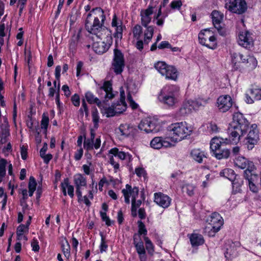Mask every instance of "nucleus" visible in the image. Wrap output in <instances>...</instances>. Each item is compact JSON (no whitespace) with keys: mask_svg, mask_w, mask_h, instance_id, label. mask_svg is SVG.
<instances>
[{"mask_svg":"<svg viewBox=\"0 0 261 261\" xmlns=\"http://www.w3.org/2000/svg\"><path fill=\"white\" fill-rule=\"evenodd\" d=\"M138 230L133 236V245L138 255L140 261H147V253L152 256L155 252V247L151 240L147 236V229L141 221L137 222Z\"/></svg>","mask_w":261,"mask_h":261,"instance_id":"f257e3e1","label":"nucleus"},{"mask_svg":"<svg viewBox=\"0 0 261 261\" xmlns=\"http://www.w3.org/2000/svg\"><path fill=\"white\" fill-rule=\"evenodd\" d=\"M112 27L115 28V31L113 35L115 38V48L114 49L113 58L112 62V68L116 75H119L122 73L125 67V59L124 54L122 51L117 48L119 41L122 38L123 29L125 26L123 25L121 20H118L116 14L113 16L111 23Z\"/></svg>","mask_w":261,"mask_h":261,"instance_id":"f03ea898","label":"nucleus"},{"mask_svg":"<svg viewBox=\"0 0 261 261\" xmlns=\"http://www.w3.org/2000/svg\"><path fill=\"white\" fill-rule=\"evenodd\" d=\"M86 12L89 11L85 21V28L91 34L97 35L104 27L106 16L101 7H95L91 10V6L84 7Z\"/></svg>","mask_w":261,"mask_h":261,"instance_id":"7ed1b4c3","label":"nucleus"},{"mask_svg":"<svg viewBox=\"0 0 261 261\" xmlns=\"http://www.w3.org/2000/svg\"><path fill=\"white\" fill-rule=\"evenodd\" d=\"M232 119L228 127L227 133L230 142L237 144L240 140L241 137L247 133L250 123L244 115L240 112L234 113Z\"/></svg>","mask_w":261,"mask_h":261,"instance_id":"20e7f679","label":"nucleus"},{"mask_svg":"<svg viewBox=\"0 0 261 261\" xmlns=\"http://www.w3.org/2000/svg\"><path fill=\"white\" fill-rule=\"evenodd\" d=\"M234 164L241 169L246 168L244 171V177L248 184L249 190L254 193H257L259 190L257 185L258 176L254 171L255 166L253 163L248 161L243 156H239L236 158Z\"/></svg>","mask_w":261,"mask_h":261,"instance_id":"39448f33","label":"nucleus"},{"mask_svg":"<svg viewBox=\"0 0 261 261\" xmlns=\"http://www.w3.org/2000/svg\"><path fill=\"white\" fill-rule=\"evenodd\" d=\"M168 130L171 140L174 142L186 139L192 133L191 127L186 121L172 123L168 127Z\"/></svg>","mask_w":261,"mask_h":261,"instance_id":"423d86ee","label":"nucleus"},{"mask_svg":"<svg viewBox=\"0 0 261 261\" xmlns=\"http://www.w3.org/2000/svg\"><path fill=\"white\" fill-rule=\"evenodd\" d=\"M206 103V100L201 98L185 100L177 112V115L180 117L187 116L191 114L193 111H198L201 107H203Z\"/></svg>","mask_w":261,"mask_h":261,"instance_id":"0eeeda50","label":"nucleus"},{"mask_svg":"<svg viewBox=\"0 0 261 261\" xmlns=\"http://www.w3.org/2000/svg\"><path fill=\"white\" fill-rule=\"evenodd\" d=\"M154 68L166 79L176 81L178 79V72L176 68L173 65H169L165 62L159 61L154 64Z\"/></svg>","mask_w":261,"mask_h":261,"instance_id":"6e6552de","label":"nucleus"},{"mask_svg":"<svg viewBox=\"0 0 261 261\" xmlns=\"http://www.w3.org/2000/svg\"><path fill=\"white\" fill-rule=\"evenodd\" d=\"M199 42L207 48L215 49L217 47V38L213 32L206 29L201 30L198 34Z\"/></svg>","mask_w":261,"mask_h":261,"instance_id":"1a4fd4ad","label":"nucleus"},{"mask_svg":"<svg viewBox=\"0 0 261 261\" xmlns=\"http://www.w3.org/2000/svg\"><path fill=\"white\" fill-rule=\"evenodd\" d=\"M206 222L208 228H211L208 232L210 236H214L221 228L224 224L222 217L217 212H213L206 218Z\"/></svg>","mask_w":261,"mask_h":261,"instance_id":"9d476101","label":"nucleus"},{"mask_svg":"<svg viewBox=\"0 0 261 261\" xmlns=\"http://www.w3.org/2000/svg\"><path fill=\"white\" fill-rule=\"evenodd\" d=\"M216 107L221 113H226L233 107L237 110L238 109V107L237 106L235 101L228 94L219 96L216 100Z\"/></svg>","mask_w":261,"mask_h":261,"instance_id":"9b49d317","label":"nucleus"},{"mask_svg":"<svg viewBox=\"0 0 261 261\" xmlns=\"http://www.w3.org/2000/svg\"><path fill=\"white\" fill-rule=\"evenodd\" d=\"M225 8L232 13L242 15L248 7L245 0H225Z\"/></svg>","mask_w":261,"mask_h":261,"instance_id":"f8f14e48","label":"nucleus"},{"mask_svg":"<svg viewBox=\"0 0 261 261\" xmlns=\"http://www.w3.org/2000/svg\"><path fill=\"white\" fill-rule=\"evenodd\" d=\"M253 34L248 30L240 31L238 34V44L246 48L250 49L254 46Z\"/></svg>","mask_w":261,"mask_h":261,"instance_id":"ddd939ff","label":"nucleus"},{"mask_svg":"<svg viewBox=\"0 0 261 261\" xmlns=\"http://www.w3.org/2000/svg\"><path fill=\"white\" fill-rule=\"evenodd\" d=\"M74 184L75 187V194L77 197V201L82 203L83 201L82 187L87 186L86 178L81 173H78L74 176Z\"/></svg>","mask_w":261,"mask_h":261,"instance_id":"4468645a","label":"nucleus"},{"mask_svg":"<svg viewBox=\"0 0 261 261\" xmlns=\"http://www.w3.org/2000/svg\"><path fill=\"white\" fill-rule=\"evenodd\" d=\"M257 127V126L256 124H252L250 127V130L247 135L246 144L247 145L248 150H251L259 139V132Z\"/></svg>","mask_w":261,"mask_h":261,"instance_id":"2eb2a0df","label":"nucleus"},{"mask_svg":"<svg viewBox=\"0 0 261 261\" xmlns=\"http://www.w3.org/2000/svg\"><path fill=\"white\" fill-rule=\"evenodd\" d=\"M245 102L248 104L254 103V101L261 100V88L252 86L248 89L245 94Z\"/></svg>","mask_w":261,"mask_h":261,"instance_id":"dca6fc26","label":"nucleus"},{"mask_svg":"<svg viewBox=\"0 0 261 261\" xmlns=\"http://www.w3.org/2000/svg\"><path fill=\"white\" fill-rule=\"evenodd\" d=\"M138 128L146 133H154L159 131L160 125L149 118L142 120L138 125Z\"/></svg>","mask_w":261,"mask_h":261,"instance_id":"f3484780","label":"nucleus"},{"mask_svg":"<svg viewBox=\"0 0 261 261\" xmlns=\"http://www.w3.org/2000/svg\"><path fill=\"white\" fill-rule=\"evenodd\" d=\"M231 58L233 64V70L244 73V68L241 64L245 62L246 57L239 52H234L231 54Z\"/></svg>","mask_w":261,"mask_h":261,"instance_id":"a211bd4d","label":"nucleus"},{"mask_svg":"<svg viewBox=\"0 0 261 261\" xmlns=\"http://www.w3.org/2000/svg\"><path fill=\"white\" fill-rule=\"evenodd\" d=\"M171 198L162 192L155 193L154 194V201L160 206L166 208L171 204Z\"/></svg>","mask_w":261,"mask_h":261,"instance_id":"6ab92c4d","label":"nucleus"},{"mask_svg":"<svg viewBox=\"0 0 261 261\" xmlns=\"http://www.w3.org/2000/svg\"><path fill=\"white\" fill-rule=\"evenodd\" d=\"M230 142L226 139L225 140L222 138L215 137L212 139L210 142V149L213 154L216 152H218V150L223 147Z\"/></svg>","mask_w":261,"mask_h":261,"instance_id":"aec40b11","label":"nucleus"},{"mask_svg":"<svg viewBox=\"0 0 261 261\" xmlns=\"http://www.w3.org/2000/svg\"><path fill=\"white\" fill-rule=\"evenodd\" d=\"M150 145L153 149H159L162 147H170L172 146V143L167 141L165 138L156 137L153 138L150 141Z\"/></svg>","mask_w":261,"mask_h":261,"instance_id":"412c9836","label":"nucleus"},{"mask_svg":"<svg viewBox=\"0 0 261 261\" xmlns=\"http://www.w3.org/2000/svg\"><path fill=\"white\" fill-rule=\"evenodd\" d=\"M179 91V87L176 85H168L164 86L161 90V95L174 96L177 98Z\"/></svg>","mask_w":261,"mask_h":261,"instance_id":"4be33fe9","label":"nucleus"},{"mask_svg":"<svg viewBox=\"0 0 261 261\" xmlns=\"http://www.w3.org/2000/svg\"><path fill=\"white\" fill-rule=\"evenodd\" d=\"M153 7L149 5L146 9L141 11V24L143 27H147L151 22V15L153 14Z\"/></svg>","mask_w":261,"mask_h":261,"instance_id":"5701e85b","label":"nucleus"},{"mask_svg":"<svg viewBox=\"0 0 261 261\" xmlns=\"http://www.w3.org/2000/svg\"><path fill=\"white\" fill-rule=\"evenodd\" d=\"M211 16L214 26L218 31H220L222 29L221 24L224 18L223 14L219 11L215 10L211 13Z\"/></svg>","mask_w":261,"mask_h":261,"instance_id":"b1692460","label":"nucleus"},{"mask_svg":"<svg viewBox=\"0 0 261 261\" xmlns=\"http://www.w3.org/2000/svg\"><path fill=\"white\" fill-rule=\"evenodd\" d=\"M244 64V72H249L253 70L257 66V61L256 59L251 55H248L245 58V62L243 63Z\"/></svg>","mask_w":261,"mask_h":261,"instance_id":"393cba45","label":"nucleus"},{"mask_svg":"<svg viewBox=\"0 0 261 261\" xmlns=\"http://www.w3.org/2000/svg\"><path fill=\"white\" fill-rule=\"evenodd\" d=\"M112 84L110 81H105L102 86L99 89V91H103L105 92V100L103 101V103L109 100L112 99L114 97V94L112 92Z\"/></svg>","mask_w":261,"mask_h":261,"instance_id":"a878e982","label":"nucleus"},{"mask_svg":"<svg viewBox=\"0 0 261 261\" xmlns=\"http://www.w3.org/2000/svg\"><path fill=\"white\" fill-rule=\"evenodd\" d=\"M192 247H197L202 245L205 242L203 236L200 233H192L188 235Z\"/></svg>","mask_w":261,"mask_h":261,"instance_id":"bb28decb","label":"nucleus"},{"mask_svg":"<svg viewBox=\"0 0 261 261\" xmlns=\"http://www.w3.org/2000/svg\"><path fill=\"white\" fill-rule=\"evenodd\" d=\"M191 158L198 163L203 162V158H207V153L204 150L199 148H194L190 152Z\"/></svg>","mask_w":261,"mask_h":261,"instance_id":"cd10ccee","label":"nucleus"},{"mask_svg":"<svg viewBox=\"0 0 261 261\" xmlns=\"http://www.w3.org/2000/svg\"><path fill=\"white\" fill-rule=\"evenodd\" d=\"M85 97L87 101L89 104H96L99 108L102 107L103 102L101 101L97 97H95L94 95L90 91H87L85 94Z\"/></svg>","mask_w":261,"mask_h":261,"instance_id":"c85d7f7f","label":"nucleus"},{"mask_svg":"<svg viewBox=\"0 0 261 261\" xmlns=\"http://www.w3.org/2000/svg\"><path fill=\"white\" fill-rule=\"evenodd\" d=\"M159 100L164 105L169 107H173L177 101V98L174 96H169L165 95H159Z\"/></svg>","mask_w":261,"mask_h":261,"instance_id":"c756f323","label":"nucleus"},{"mask_svg":"<svg viewBox=\"0 0 261 261\" xmlns=\"http://www.w3.org/2000/svg\"><path fill=\"white\" fill-rule=\"evenodd\" d=\"M231 181L232 186V192L234 194L240 193L242 191L241 187L243 184L242 178L238 175L235 179H232Z\"/></svg>","mask_w":261,"mask_h":261,"instance_id":"7c9ffc66","label":"nucleus"},{"mask_svg":"<svg viewBox=\"0 0 261 261\" xmlns=\"http://www.w3.org/2000/svg\"><path fill=\"white\" fill-rule=\"evenodd\" d=\"M230 154V150L226 148V146L218 150L213 155L218 160L228 159Z\"/></svg>","mask_w":261,"mask_h":261,"instance_id":"2f4dec72","label":"nucleus"},{"mask_svg":"<svg viewBox=\"0 0 261 261\" xmlns=\"http://www.w3.org/2000/svg\"><path fill=\"white\" fill-rule=\"evenodd\" d=\"M94 51L97 54L101 55L106 53L109 49V47L105 42H97L93 44Z\"/></svg>","mask_w":261,"mask_h":261,"instance_id":"473e14b6","label":"nucleus"},{"mask_svg":"<svg viewBox=\"0 0 261 261\" xmlns=\"http://www.w3.org/2000/svg\"><path fill=\"white\" fill-rule=\"evenodd\" d=\"M61 248L64 256L68 260L70 257V246L66 238L61 242Z\"/></svg>","mask_w":261,"mask_h":261,"instance_id":"72a5a7b5","label":"nucleus"},{"mask_svg":"<svg viewBox=\"0 0 261 261\" xmlns=\"http://www.w3.org/2000/svg\"><path fill=\"white\" fill-rule=\"evenodd\" d=\"M126 190L127 191L128 194L132 197V202L135 203V200L137 199L139 193V189L138 187L135 186L132 188V186L129 184L125 185Z\"/></svg>","mask_w":261,"mask_h":261,"instance_id":"f704fd0d","label":"nucleus"},{"mask_svg":"<svg viewBox=\"0 0 261 261\" xmlns=\"http://www.w3.org/2000/svg\"><path fill=\"white\" fill-rule=\"evenodd\" d=\"M133 128L127 124H121L119 127L120 135L124 137H128L131 135Z\"/></svg>","mask_w":261,"mask_h":261,"instance_id":"c9c22d12","label":"nucleus"},{"mask_svg":"<svg viewBox=\"0 0 261 261\" xmlns=\"http://www.w3.org/2000/svg\"><path fill=\"white\" fill-rule=\"evenodd\" d=\"M220 175L221 176H223L227 178L230 181L235 179V177L238 175L236 174L233 170L230 168H225L222 170Z\"/></svg>","mask_w":261,"mask_h":261,"instance_id":"e433bc0d","label":"nucleus"},{"mask_svg":"<svg viewBox=\"0 0 261 261\" xmlns=\"http://www.w3.org/2000/svg\"><path fill=\"white\" fill-rule=\"evenodd\" d=\"M109 153L113 155L115 157H118L119 159L123 160L126 158L128 153H126L123 151H119V149L117 147H114L109 151Z\"/></svg>","mask_w":261,"mask_h":261,"instance_id":"4c0bfd02","label":"nucleus"},{"mask_svg":"<svg viewBox=\"0 0 261 261\" xmlns=\"http://www.w3.org/2000/svg\"><path fill=\"white\" fill-rule=\"evenodd\" d=\"M91 115L92 122L94 124V128L95 129H97L99 127L100 118L98 110L96 108L94 107L92 109Z\"/></svg>","mask_w":261,"mask_h":261,"instance_id":"58836bf2","label":"nucleus"},{"mask_svg":"<svg viewBox=\"0 0 261 261\" xmlns=\"http://www.w3.org/2000/svg\"><path fill=\"white\" fill-rule=\"evenodd\" d=\"M7 161L4 158L0 159V182H2L6 174V167Z\"/></svg>","mask_w":261,"mask_h":261,"instance_id":"ea45409f","label":"nucleus"},{"mask_svg":"<svg viewBox=\"0 0 261 261\" xmlns=\"http://www.w3.org/2000/svg\"><path fill=\"white\" fill-rule=\"evenodd\" d=\"M80 12L76 9H72L69 14L70 25H73L76 21L78 17H80Z\"/></svg>","mask_w":261,"mask_h":261,"instance_id":"a19ab883","label":"nucleus"},{"mask_svg":"<svg viewBox=\"0 0 261 261\" xmlns=\"http://www.w3.org/2000/svg\"><path fill=\"white\" fill-rule=\"evenodd\" d=\"M49 119L47 115L43 113L41 121V127L44 130V134L46 135L47 130L49 124Z\"/></svg>","mask_w":261,"mask_h":261,"instance_id":"79ce46f5","label":"nucleus"},{"mask_svg":"<svg viewBox=\"0 0 261 261\" xmlns=\"http://www.w3.org/2000/svg\"><path fill=\"white\" fill-rule=\"evenodd\" d=\"M113 105H114V107L116 110V113L117 114H120L122 113L127 108V105H125L117 101L114 102Z\"/></svg>","mask_w":261,"mask_h":261,"instance_id":"37998d69","label":"nucleus"},{"mask_svg":"<svg viewBox=\"0 0 261 261\" xmlns=\"http://www.w3.org/2000/svg\"><path fill=\"white\" fill-rule=\"evenodd\" d=\"M100 236L101 237V240L99 246V249L100 252L101 253H103V252H106L107 251L108 245L107 244V241H106L105 237L101 232L100 233Z\"/></svg>","mask_w":261,"mask_h":261,"instance_id":"c03bdc74","label":"nucleus"},{"mask_svg":"<svg viewBox=\"0 0 261 261\" xmlns=\"http://www.w3.org/2000/svg\"><path fill=\"white\" fill-rule=\"evenodd\" d=\"M114 106V105L112 103L110 107L104 109L103 113L106 115L107 117H113L117 114Z\"/></svg>","mask_w":261,"mask_h":261,"instance_id":"a18cd8bd","label":"nucleus"},{"mask_svg":"<svg viewBox=\"0 0 261 261\" xmlns=\"http://www.w3.org/2000/svg\"><path fill=\"white\" fill-rule=\"evenodd\" d=\"M133 35L137 39H139L142 34V28L139 24H136L133 29Z\"/></svg>","mask_w":261,"mask_h":261,"instance_id":"49530a36","label":"nucleus"},{"mask_svg":"<svg viewBox=\"0 0 261 261\" xmlns=\"http://www.w3.org/2000/svg\"><path fill=\"white\" fill-rule=\"evenodd\" d=\"M146 28V30L144 32V37L147 39L151 40L154 32V28L152 25L148 26V25L147 27H144Z\"/></svg>","mask_w":261,"mask_h":261,"instance_id":"de8ad7c7","label":"nucleus"},{"mask_svg":"<svg viewBox=\"0 0 261 261\" xmlns=\"http://www.w3.org/2000/svg\"><path fill=\"white\" fill-rule=\"evenodd\" d=\"M100 215L102 221L105 222L106 225L108 226H110L114 223V221H111L106 212H100Z\"/></svg>","mask_w":261,"mask_h":261,"instance_id":"09e8293b","label":"nucleus"},{"mask_svg":"<svg viewBox=\"0 0 261 261\" xmlns=\"http://www.w3.org/2000/svg\"><path fill=\"white\" fill-rule=\"evenodd\" d=\"M94 141H91L90 140L86 139L84 142V148L87 150L89 151L93 149Z\"/></svg>","mask_w":261,"mask_h":261,"instance_id":"8fccbe9b","label":"nucleus"},{"mask_svg":"<svg viewBox=\"0 0 261 261\" xmlns=\"http://www.w3.org/2000/svg\"><path fill=\"white\" fill-rule=\"evenodd\" d=\"M1 132L0 133V136L9 137L10 135L9 127L7 125H0Z\"/></svg>","mask_w":261,"mask_h":261,"instance_id":"3c124183","label":"nucleus"},{"mask_svg":"<svg viewBox=\"0 0 261 261\" xmlns=\"http://www.w3.org/2000/svg\"><path fill=\"white\" fill-rule=\"evenodd\" d=\"M20 154L23 160H27L28 158V146L22 145L20 146Z\"/></svg>","mask_w":261,"mask_h":261,"instance_id":"603ef678","label":"nucleus"},{"mask_svg":"<svg viewBox=\"0 0 261 261\" xmlns=\"http://www.w3.org/2000/svg\"><path fill=\"white\" fill-rule=\"evenodd\" d=\"M37 182L35 178L33 176H31L29 179L28 188L29 190H36Z\"/></svg>","mask_w":261,"mask_h":261,"instance_id":"864d4df0","label":"nucleus"},{"mask_svg":"<svg viewBox=\"0 0 261 261\" xmlns=\"http://www.w3.org/2000/svg\"><path fill=\"white\" fill-rule=\"evenodd\" d=\"M107 30L109 32V33L108 34V35L106 37V44L108 47H110L113 43V36H112V32L111 30L107 28Z\"/></svg>","mask_w":261,"mask_h":261,"instance_id":"5fc2aeb1","label":"nucleus"},{"mask_svg":"<svg viewBox=\"0 0 261 261\" xmlns=\"http://www.w3.org/2000/svg\"><path fill=\"white\" fill-rule=\"evenodd\" d=\"M71 100L72 103V104L75 107H79L80 105V96L75 93L73 94L71 98Z\"/></svg>","mask_w":261,"mask_h":261,"instance_id":"6e6d98bb","label":"nucleus"},{"mask_svg":"<svg viewBox=\"0 0 261 261\" xmlns=\"http://www.w3.org/2000/svg\"><path fill=\"white\" fill-rule=\"evenodd\" d=\"M60 84L59 83L57 86V91L56 92V103L57 105V106L58 108H60L61 105V102L60 101Z\"/></svg>","mask_w":261,"mask_h":261,"instance_id":"4d7b16f0","label":"nucleus"},{"mask_svg":"<svg viewBox=\"0 0 261 261\" xmlns=\"http://www.w3.org/2000/svg\"><path fill=\"white\" fill-rule=\"evenodd\" d=\"M135 173L136 174L137 176L141 177L142 176L144 177L147 175V173L146 172V171L144 170V169L142 167H138L135 169Z\"/></svg>","mask_w":261,"mask_h":261,"instance_id":"13d9d810","label":"nucleus"},{"mask_svg":"<svg viewBox=\"0 0 261 261\" xmlns=\"http://www.w3.org/2000/svg\"><path fill=\"white\" fill-rule=\"evenodd\" d=\"M31 247L32 248V250L34 252H38L40 249V247L39 245V242L38 240L34 238L31 242Z\"/></svg>","mask_w":261,"mask_h":261,"instance_id":"bf43d9fd","label":"nucleus"},{"mask_svg":"<svg viewBox=\"0 0 261 261\" xmlns=\"http://www.w3.org/2000/svg\"><path fill=\"white\" fill-rule=\"evenodd\" d=\"M84 66V63L82 61H79L77 62L76 67V75L77 77H79L81 75V72L82 68Z\"/></svg>","mask_w":261,"mask_h":261,"instance_id":"052dcab7","label":"nucleus"},{"mask_svg":"<svg viewBox=\"0 0 261 261\" xmlns=\"http://www.w3.org/2000/svg\"><path fill=\"white\" fill-rule=\"evenodd\" d=\"M182 6L180 1H173L170 3V7L172 9H179Z\"/></svg>","mask_w":261,"mask_h":261,"instance_id":"680f3d73","label":"nucleus"},{"mask_svg":"<svg viewBox=\"0 0 261 261\" xmlns=\"http://www.w3.org/2000/svg\"><path fill=\"white\" fill-rule=\"evenodd\" d=\"M105 184L109 185V182L105 176H103L98 182V189L100 191H102Z\"/></svg>","mask_w":261,"mask_h":261,"instance_id":"e2e57ef3","label":"nucleus"},{"mask_svg":"<svg viewBox=\"0 0 261 261\" xmlns=\"http://www.w3.org/2000/svg\"><path fill=\"white\" fill-rule=\"evenodd\" d=\"M54 87L49 88V93L48 96L49 97H53L54 96L55 94H56L57 89L56 90V81H54L53 82Z\"/></svg>","mask_w":261,"mask_h":261,"instance_id":"0e129e2a","label":"nucleus"},{"mask_svg":"<svg viewBox=\"0 0 261 261\" xmlns=\"http://www.w3.org/2000/svg\"><path fill=\"white\" fill-rule=\"evenodd\" d=\"M25 231H27L26 226L24 224H21L17 228L16 235L19 236L21 233L23 234Z\"/></svg>","mask_w":261,"mask_h":261,"instance_id":"69168bd1","label":"nucleus"},{"mask_svg":"<svg viewBox=\"0 0 261 261\" xmlns=\"http://www.w3.org/2000/svg\"><path fill=\"white\" fill-rule=\"evenodd\" d=\"M61 67L60 65H58L55 68V77L57 81L58 82V84H60V76H61Z\"/></svg>","mask_w":261,"mask_h":261,"instance_id":"338daca9","label":"nucleus"},{"mask_svg":"<svg viewBox=\"0 0 261 261\" xmlns=\"http://www.w3.org/2000/svg\"><path fill=\"white\" fill-rule=\"evenodd\" d=\"M83 149L82 147L80 148V149H77V150L75 152L74 158L76 161H79L81 159L83 155Z\"/></svg>","mask_w":261,"mask_h":261,"instance_id":"774afa93","label":"nucleus"}]
</instances>
